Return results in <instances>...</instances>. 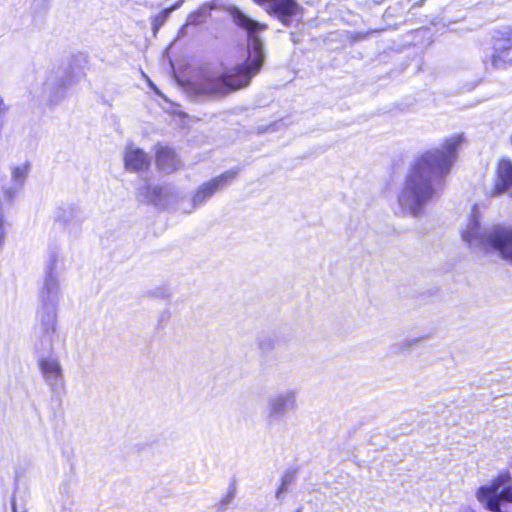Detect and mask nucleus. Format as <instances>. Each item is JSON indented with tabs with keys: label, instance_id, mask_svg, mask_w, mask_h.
Instances as JSON below:
<instances>
[{
	"label": "nucleus",
	"instance_id": "obj_13",
	"mask_svg": "<svg viewBox=\"0 0 512 512\" xmlns=\"http://www.w3.org/2000/svg\"><path fill=\"white\" fill-rule=\"evenodd\" d=\"M29 171L28 162L11 166V186L3 190V199L6 203H11L16 193L24 186Z\"/></svg>",
	"mask_w": 512,
	"mask_h": 512
},
{
	"label": "nucleus",
	"instance_id": "obj_12",
	"mask_svg": "<svg viewBox=\"0 0 512 512\" xmlns=\"http://www.w3.org/2000/svg\"><path fill=\"white\" fill-rule=\"evenodd\" d=\"M492 64L500 68L512 63V32L506 31L494 37Z\"/></svg>",
	"mask_w": 512,
	"mask_h": 512
},
{
	"label": "nucleus",
	"instance_id": "obj_4",
	"mask_svg": "<svg viewBox=\"0 0 512 512\" xmlns=\"http://www.w3.org/2000/svg\"><path fill=\"white\" fill-rule=\"evenodd\" d=\"M476 496L488 510L503 512L502 504L512 502V477L509 473H501L491 484L480 487Z\"/></svg>",
	"mask_w": 512,
	"mask_h": 512
},
{
	"label": "nucleus",
	"instance_id": "obj_8",
	"mask_svg": "<svg viewBox=\"0 0 512 512\" xmlns=\"http://www.w3.org/2000/svg\"><path fill=\"white\" fill-rule=\"evenodd\" d=\"M265 8L270 15L276 16L284 25L289 26L293 19L298 20L302 8L295 0H253Z\"/></svg>",
	"mask_w": 512,
	"mask_h": 512
},
{
	"label": "nucleus",
	"instance_id": "obj_3",
	"mask_svg": "<svg viewBox=\"0 0 512 512\" xmlns=\"http://www.w3.org/2000/svg\"><path fill=\"white\" fill-rule=\"evenodd\" d=\"M461 238L471 249L495 252L512 265V228L495 225L491 228L481 224L477 208L461 229Z\"/></svg>",
	"mask_w": 512,
	"mask_h": 512
},
{
	"label": "nucleus",
	"instance_id": "obj_22",
	"mask_svg": "<svg viewBox=\"0 0 512 512\" xmlns=\"http://www.w3.org/2000/svg\"><path fill=\"white\" fill-rule=\"evenodd\" d=\"M148 83H149V86L156 92L159 94V91L158 89L155 87V85L152 83V81L148 80Z\"/></svg>",
	"mask_w": 512,
	"mask_h": 512
},
{
	"label": "nucleus",
	"instance_id": "obj_10",
	"mask_svg": "<svg viewBox=\"0 0 512 512\" xmlns=\"http://www.w3.org/2000/svg\"><path fill=\"white\" fill-rule=\"evenodd\" d=\"M297 391L287 390L271 396L267 402V413L270 418H277L289 410L297 409Z\"/></svg>",
	"mask_w": 512,
	"mask_h": 512
},
{
	"label": "nucleus",
	"instance_id": "obj_23",
	"mask_svg": "<svg viewBox=\"0 0 512 512\" xmlns=\"http://www.w3.org/2000/svg\"><path fill=\"white\" fill-rule=\"evenodd\" d=\"M296 512H301V509H297Z\"/></svg>",
	"mask_w": 512,
	"mask_h": 512
},
{
	"label": "nucleus",
	"instance_id": "obj_9",
	"mask_svg": "<svg viewBox=\"0 0 512 512\" xmlns=\"http://www.w3.org/2000/svg\"><path fill=\"white\" fill-rule=\"evenodd\" d=\"M237 170H228L212 180L202 184L195 192L192 198L193 207L202 205L206 200L212 197L217 191L227 187L236 178Z\"/></svg>",
	"mask_w": 512,
	"mask_h": 512
},
{
	"label": "nucleus",
	"instance_id": "obj_7",
	"mask_svg": "<svg viewBox=\"0 0 512 512\" xmlns=\"http://www.w3.org/2000/svg\"><path fill=\"white\" fill-rule=\"evenodd\" d=\"M67 82L65 72L59 67L47 70L42 77V87L39 97L54 103L63 98Z\"/></svg>",
	"mask_w": 512,
	"mask_h": 512
},
{
	"label": "nucleus",
	"instance_id": "obj_11",
	"mask_svg": "<svg viewBox=\"0 0 512 512\" xmlns=\"http://www.w3.org/2000/svg\"><path fill=\"white\" fill-rule=\"evenodd\" d=\"M139 197L155 206L166 207L174 202L176 194L170 186L147 184L139 189Z\"/></svg>",
	"mask_w": 512,
	"mask_h": 512
},
{
	"label": "nucleus",
	"instance_id": "obj_14",
	"mask_svg": "<svg viewBox=\"0 0 512 512\" xmlns=\"http://www.w3.org/2000/svg\"><path fill=\"white\" fill-rule=\"evenodd\" d=\"M58 306L40 303L37 312L39 321V332L43 337L50 339L55 333L57 324Z\"/></svg>",
	"mask_w": 512,
	"mask_h": 512
},
{
	"label": "nucleus",
	"instance_id": "obj_17",
	"mask_svg": "<svg viewBox=\"0 0 512 512\" xmlns=\"http://www.w3.org/2000/svg\"><path fill=\"white\" fill-rule=\"evenodd\" d=\"M156 164L160 170L170 173L179 168L180 161L173 150L160 147L156 153Z\"/></svg>",
	"mask_w": 512,
	"mask_h": 512
},
{
	"label": "nucleus",
	"instance_id": "obj_16",
	"mask_svg": "<svg viewBox=\"0 0 512 512\" xmlns=\"http://www.w3.org/2000/svg\"><path fill=\"white\" fill-rule=\"evenodd\" d=\"M497 177L495 180L493 195H500L512 188V162L509 159H500L497 164Z\"/></svg>",
	"mask_w": 512,
	"mask_h": 512
},
{
	"label": "nucleus",
	"instance_id": "obj_1",
	"mask_svg": "<svg viewBox=\"0 0 512 512\" xmlns=\"http://www.w3.org/2000/svg\"><path fill=\"white\" fill-rule=\"evenodd\" d=\"M464 138L460 134L447 137L441 147L423 152L414 162L398 195L401 209L421 217L425 207L437 196L438 184L457 160V151Z\"/></svg>",
	"mask_w": 512,
	"mask_h": 512
},
{
	"label": "nucleus",
	"instance_id": "obj_5",
	"mask_svg": "<svg viewBox=\"0 0 512 512\" xmlns=\"http://www.w3.org/2000/svg\"><path fill=\"white\" fill-rule=\"evenodd\" d=\"M58 263V255L55 252L51 253L45 263L43 285L39 294L40 303L59 305L62 291Z\"/></svg>",
	"mask_w": 512,
	"mask_h": 512
},
{
	"label": "nucleus",
	"instance_id": "obj_15",
	"mask_svg": "<svg viewBox=\"0 0 512 512\" xmlns=\"http://www.w3.org/2000/svg\"><path fill=\"white\" fill-rule=\"evenodd\" d=\"M124 164L126 170L142 171L149 167L150 159L142 149L128 145L124 152Z\"/></svg>",
	"mask_w": 512,
	"mask_h": 512
},
{
	"label": "nucleus",
	"instance_id": "obj_19",
	"mask_svg": "<svg viewBox=\"0 0 512 512\" xmlns=\"http://www.w3.org/2000/svg\"><path fill=\"white\" fill-rule=\"evenodd\" d=\"M177 6H173L171 8H166L159 12L157 15L154 16L152 20V29L154 34L158 32L160 27L166 22L168 19L170 13L176 8Z\"/></svg>",
	"mask_w": 512,
	"mask_h": 512
},
{
	"label": "nucleus",
	"instance_id": "obj_20",
	"mask_svg": "<svg viewBox=\"0 0 512 512\" xmlns=\"http://www.w3.org/2000/svg\"><path fill=\"white\" fill-rule=\"evenodd\" d=\"M235 493H236V485H235V482H233L230 484L227 494L220 501L219 512H224L226 510L227 506L230 504V502L235 497Z\"/></svg>",
	"mask_w": 512,
	"mask_h": 512
},
{
	"label": "nucleus",
	"instance_id": "obj_18",
	"mask_svg": "<svg viewBox=\"0 0 512 512\" xmlns=\"http://www.w3.org/2000/svg\"><path fill=\"white\" fill-rule=\"evenodd\" d=\"M297 470L295 468L288 469L281 479V484L276 491V498L282 500L288 491V488L295 482Z\"/></svg>",
	"mask_w": 512,
	"mask_h": 512
},
{
	"label": "nucleus",
	"instance_id": "obj_6",
	"mask_svg": "<svg viewBox=\"0 0 512 512\" xmlns=\"http://www.w3.org/2000/svg\"><path fill=\"white\" fill-rule=\"evenodd\" d=\"M37 366L46 386L54 393L64 388L65 378L60 359L54 354L38 358Z\"/></svg>",
	"mask_w": 512,
	"mask_h": 512
},
{
	"label": "nucleus",
	"instance_id": "obj_21",
	"mask_svg": "<svg viewBox=\"0 0 512 512\" xmlns=\"http://www.w3.org/2000/svg\"><path fill=\"white\" fill-rule=\"evenodd\" d=\"M6 218L4 213V207L0 203V248L3 246L7 236V230L5 227Z\"/></svg>",
	"mask_w": 512,
	"mask_h": 512
},
{
	"label": "nucleus",
	"instance_id": "obj_2",
	"mask_svg": "<svg viewBox=\"0 0 512 512\" xmlns=\"http://www.w3.org/2000/svg\"><path fill=\"white\" fill-rule=\"evenodd\" d=\"M231 16L234 23L248 34L249 57L245 64L226 70L204 69L197 73L189 83V91L200 99H213L245 87L257 74L263 64L264 48L258 33L267 29V25L254 21L240 9L233 8Z\"/></svg>",
	"mask_w": 512,
	"mask_h": 512
}]
</instances>
